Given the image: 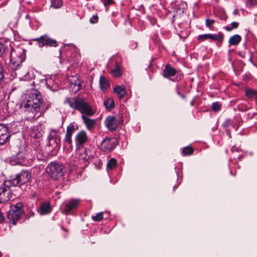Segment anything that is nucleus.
I'll return each mask as SVG.
<instances>
[{
  "label": "nucleus",
  "mask_w": 257,
  "mask_h": 257,
  "mask_svg": "<svg viewBox=\"0 0 257 257\" xmlns=\"http://www.w3.org/2000/svg\"><path fill=\"white\" fill-rule=\"evenodd\" d=\"M31 177V174L28 170H22L15 177L9 180L5 181L4 186L0 188V197L2 203L6 202L12 198V193L10 187H20L27 183Z\"/></svg>",
  "instance_id": "f257e3e1"
},
{
  "label": "nucleus",
  "mask_w": 257,
  "mask_h": 257,
  "mask_svg": "<svg viewBox=\"0 0 257 257\" xmlns=\"http://www.w3.org/2000/svg\"><path fill=\"white\" fill-rule=\"evenodd\" d=\"M65 103L68 104L72 108L78 110L82 115L92 116L94 114L92 107L84 98L79 97H67Z\"/></svg>",
  "instance_id": "f03ea898"
},
{
  "label": "nucleus",
  "mask_w": 257,
  "mask_h": 257,
  "mask_svg": "<svg viewBox=\"0 0 257 257\" xmlns=\"http://www.w3.org/2000/svg\"><path fill=\"white\" fill-rule=\"evenodd\" d=\"M42 103L41 94L39 93H32L30 99L24 104L22 109L27 115L33 117L35 115V113L39 111Z\"/></svg>",
  "instance_id": "7ed1b4c3"
},
{
  "label": "nucleus",
  "mask_w": 257,
  "mask_h": 257,
  "mask_svg": "<svg viewBox=\"0 0 257 257\" xmlns=\"http://www.w3.org/2000/svg\"><path fill=\"white\" fill-rule=\"evenodd\" d=\"M46 171L53 179L56 180L63 176L66 169L63 165L52 162L46 167Z\"/></svg>",
  "instance_id": "20e7f679"
},
{
  "label": "nucleus",
  "mask_w": 257,
  "mask_h": 257,
  "mask_svg": "<svg viewBox=\"0 0 257 257\" xmlns=\"http://www.w3.org/2000/svg\"><path fill=\"white\" fill-rule=\"evenodd\" d=\"M23 208V204L20 202L15 205H11L10 209L7 215V219L10 222L14 225L16 224L17 221L20 219L21 215L24 213Z\"/></svg>",
  "instance_id": "39448f33"
},
{
  "label": "nucleus",
  "mask_w": 257,
  "mask_h": 257,
  "mask_svg": "<svg viewBox=\"0 0 257 257\" xmlns=\"http://www.w3.org/2000/svg\"><path fill=\"white\" fill-rule=\"evenodd\" d=\"M25 61V57L21 52H17L13 48H11L10 54V66L14 70H17Z\"/></svg>",
  "instance_id": "423d86ee"
},
{
  "label": "nucleus",
  "mask_w": 257,
  "mask_h": 257,
  "mask_svg": "<svg viewBox=\"0 0 257 257\" xmlns=\"http://www.w3.org/2000/svg\"><path fill=\"white\" fill-rule=\"evenodd\" d=\"M224 36L221 32H219L217 34H206L199 35L198 40L200 41H204L207 39H210L211 41H217L220 44H222Z\"/></svg>",
  "instance_id": "0eeeda50"
},
{
  "label": "nucleus",
  "mask_w": 257,
  "mask_h": 257,
  "mask_svg": "<svg viewBox=\"0 0 257 257\" xmlns=\"http://www.w3.org/2000/svg\"><path fill=\"white\" fill-rule=\"evenodd\" d=\"M78 129L76 124L73 123H70L67 127L64 142L71 145L72 143V136L75 131Z\"/></svg>",
  "instance_id": "6e6552de"
},
{
  "label": "nucleus",
  "mask_w": 257,
  "mask_h": 257,
  "mask_svg": "<svg viewBox=\"0 0 257 257\" xmlns=\"http://www.w3.org/2000/svg\"><path fill=\"white\" fill-rule=\"evenodd\" d=\"M48 140L47 147L50 148V150H55L58 147L60 140L57 138V134L55 131L51 132L48 137Z\"/></svg>",
  "instance_id": "1a4fd4ad"
},
{
  "label": "nucleus",
  "mask_w": 257,
  "mask_h": 257,
  "mask_svg": "<svg viewBox=\"0 0 257 257\" xmlns=\"http://www.w3.org/2000/svg\"><path fill=\"white\" fill-rule=\"evenodd\" d=\"M8 127L0 123V146L4 145L10 138Z\"/></svg>",
  "instance_id": "9d476101"
},
{
  "label": "nucleus",
  "mask_w": 257,
  "mask_h": 257,
  "mask_svg": "<svg viewBox=\"0 0 257 257\" xmlns=\"http://www.w3.org/2000/svg\"><path fill=\"white\" fill-rule=\"evenodd\" d=\"M75 141L77 146L79 147L83 146L87 141V136L85 132L81 131L77 133Z\"/></svg>",
  "instance_id": "9b49d317"
},
{
  "label": "nucleus",
  "mask_w": 257,
  "mask_h": 257,
  "mask_svg": "<svg viewBox=\"0 0 257 257\" xmlns=\"http://www.w3.org/2000/svg\"><path fill=\"white\" fill-rule=\"evenodd\" d=\"M89 116L86 115H82L81 117L86 128L89 131H92L96 125V120L90 119Z\"/></svg>",
  "instance_id": "f8f14e48"
},
{
  "label": "nucleus",
  "mask_w": 257,
  "mask_h": 257,
  "mask_svg": "<svg viewBox=\"0 0 257 257\" xmlns=\"http://www.w3.org/2000/svg\"><path fill=\"white\" fill-rule=\"evenodd\" d=\"M44 46L56 47L58 46V44L56 40L50 38L47 35H44L42 40V44H41L42 48Z\"/></svg>",
  "instance_id": "ddd939ff"
},
{
  "label": "nucleus",
  "mask_w": 257,
  "mask_h": 257,
  "mask_svg": "<svg viewBox=\"0 0 257 257\" xmlns=\"http://www.w3.org/2000/svg\"><path fill=\"white\" fill-rule=\"evenodd\" d=\"M79 203V200L71 199L68 203L65 205L64 211L66 213L68 214L73 209L76 208Z\"/></svg>",
  "instance_id": "4468645a"
},
{
  "label": "nucleus",
  "mask_w": 257,
  "mask_h": 257,
  "mask_svg": "<svg viewBox=\"0 0 257 257\" xmlns=\"http://www.w3.org/2000/svg\"><path fill=\"white\" fill-rule=\"evenodd\" d=\"M112 148V142L111 138H105L101 143V149L104 152H108Z\"/></svg>",
  "instance_id": "2eb2a0df"
},
{
  "label": "nucleus",
  "mask_w": 257,
  "mask_h": 257,
  "mask_svg": "<svg viewBox=\"0 0 257 257\" xmlns=\"http://www.w3.org/2000/svg\"><path fill=\"white\" fill-rule=\"evenodd\" d=\"M163 73L165 77L169 78L175 76L176 74V70L170 65L167 64L165 66Z\"/></svg>",
  "instance_id": "dca6fc26"
},
{
  "label": "nucleus",
  "mask_w": 257,
  "mask_h": 257,
  "mask_svg": "<svg viewBox=\"0 0 257 257\" xmlns=\"http://www.w3.org/2000/svg\"><path fill=\"white\" fill-rule=\"evenodd\" d=\"M113 93L117 94L119 99H121L126 94L124 86L122 85H117L113 87Z\"/></svg>",
  "instance_id": "f3484780"
},
{
  "label": "nucleus",
  "mask_w": 257,
  "mask_h": 257,
  "mask_svg": "<svg viewBox=\"0 0 257 257\" xmlns=\"http://www.w3.org/2000/svg\"><path fill=\"white\" fill-rule=\"evenodd\" d=\"M51 211L50 205L48 202H44L41 204L39 212L40 215H44L49 213Z\"/></svg>",
  "instance_id": "a211bd4d"
},
{
  "label": "nucleus",
  "mask_w": 257,
  "mask_h": 257,
  "mask_svg": "<svg viewBox=\"0 0 257 257\" xmlns=\"http://www.w3.org/2000/svg\"><path fill=\"white\" fill-rule=\"evenodd\" d=\"M109 86V83L107 79L104 76H100L99 78V87L102 91H104Z\"/></svg>",
  "instance_id": "6ab92c4d"
},
{
  "label": "nucleus",
  "mask_w": 257,
  "mask_h": 257,
  "mask_svg": "<svg viewBox=\"0 0 257 257\" xmlns=\"http://www.w3.org/2000/svg\"><path fill=\"white\" fill-rule=\"evenodd\" d=\"M241 40V37L240 35L235 34L231 36L229 40L228 43L230 45H238Z\"/></svg>",
  "instance_id": "aec40b11"
},
{
  "label": "nucleus",
  "mask_w": 257,
  "mask_h": 257,
  "mask_svg": "<svg viewBox=\"0 0 257 257\" xmlns=\"http://www.w3.org/2000/svg\"><path fill=\"white\" fill-rule=\"evenodd\" d=\"M113 76L115 77H119L122 74V69L120 65L117 62L115 63V67L113 69Z\"/></svg>",
  "instance_id": "412c9836"
},
{
  "label": "nucleus",
  "mask_w": 257,
  "mask_h": 257,
  "mask_svg": "<svg viewBox=\"0 0 257 257\" xmlns=\"http://www.w3.org/2000/svg\"><path fill=\"white\" fill-rule=\"evenodd\" d=\"M246 96L249 98H252L253 97H255V99H256L257 97V91L253 89L247 88L245 90Z\"/></svg>",
  "instance_id": "4be33fe9"
},
{
  "label": "nucleus",
  "mask_w": 257,
  "mask_h": 257,
  "mask_svg": "<svg viewBox=\"0 0 257 257\" xmlns=\"http://www.w3.org/2000/svg\"><path fill=\"white\" fill-rule=\"evenodd\" d=\"M104 124L106 127L110 131H112V116H107L105 121Z\"/></svg>",
  "instance_id": "5701e85b"
},
{
  "label": "nucleus",
  "mask_w": 257,
  "mask_h": 257,
  "mask_svg": "<svg viewBox=\"0 0 257 257\" xmlns=\"http://www.w3.org/2000/svg\"><path fill=\"white\" fill-rule=\"evenodd\" d=\"M106 109L109 111L112 109V98H108L103 102Z\"/></svg>",
  "instance_id": "b1692460"
},
{
  "label": "nucleus",
  "mask_w": 257,
  "mask_h": 257,
  "mask_svg": "<svg viewBox=\"0 0 257 257\" xmlns=\"http://www.w3.org/2000/svg\"><path fill=\"white\" fill-rule=\"evenodd\" d=\"M63 5L62 0H51V6L55 9H58L61 7Z\"/></svg>",
  "instance_id": "393cba45"
},
{
  "label": "nucleus",
  "mask_w": 257,
  "mask_h": 257,
  "mask_svg": "<svg viewBox=\"0 0 257 257\" xmlns=\"http://www.w3.org/2000/svg\"><path fill=\"white\" fill-rule=\"evenodd\" d=\"M239 23L236 22H233L231 23V26H226L225 29L228 32L232 31L233 29H237L238 27Z\"/></svg>",
  "instance_id": "a878e982"
},
{
  "label": "nucleus",
  "mask_w": 257,
  "mask_h": 257,
  "mask_svg": "<svg viewBox=\"0 0 257 257\" xmlns=\"http://www.w3.org/2000/svg\"><path fill=\"white\" fill-rule=\"evenodd\" d=\"M28 156H29V155L28 153L23 152L22 151H20L17 154V157L19 159H22V160L27 159L29 158Z\"/></svg>",
  "instance_id": "bb28decb"
},
{
  "label": "nucleus",
  "mask_w": 257,
  "mask_h": 257,
  "mask_svg": "<svg viewBox=\"0 0 257 257\" xmlns=\"http://www.w3.org/2000/svg\"><path fill=\"white\" fill-rule=\"evenodd\" d=\"M85 150L83 151V152L80 153L79 159L85 162L87 161L89 158V156L85 153Z\"/></svg>",
  "instance_id": "cd10ccee"
},
{
  "label": "nucleus",
  "mask_w": 257,
  "mask_h": 257,
  "mask_svg": "<svg viewBox=\"0 0 257 257\" xmlns=\"http://www.w3.org/2000/svg\"><path fill=\"white\" fill-rule=\"evenodd\" d=\"M103 213L99 212L95 215L92 216V219L94 221H99L103 218Z\"/></svg>",
  "instance_id": "c85d7f7f"
},
{
  "label": "nucleus",
  "mask_w": 257,
  "mask_h": 257,
  "mask_svg": "<svg viewBox=\"0 0 257 257\" xmlns=\"http://www.w3.org/2000/svg\"><path fill=\"white\" fill-rule=\"evenodd\" d=\"M194 151L192 148L189 147H185L182 153L185 155H189L193 153Z\"/></svg>",
  "instance_id": "c756f323"
},
{
  "label": "nucleus",
  "mask_w": 257,
  "mask_h": 257,
  "mask_svg": "<svg viewBox=\"0 0 257 257\" xmlns=\"http://www.w3.org/2000/svg\"><path fill=\"white\" fill-rule=\"evenodd\" d=\"M221 106V104L218 102H215L212 104L211 108L213 110L217 111L220 109Z\"/></svg>",
  "instance_id": "7c9ffc66"
},
{
  "label": "nucleus",
  "mask_w": 257,
  "mask_h": 257,
  "mask_svg": "<svg viewBox=\"0 0 257 257\" xmlns=\"http://www.w3.org/2000/svg\"><path fill=\"white\" fill-rule=\"evenodd\" d=\"M112 168V158H110L107 164V171L108 173H110Z\"/></svg>",
  "instance_id": "2f4dec72"
},
{
  "label": "nucleus",
  "mask_w": 257,
  "mask_h": 257,
  "mask_svg": "<svg viewBox=\"0 0 257 257\" xmlns=\"http://www.w3.org/2000/svg\"><path fill=\"white\" fill-rule=\"evenodd\" d=\"M215 21L212 19H206L205 20L206 26L211 29L212 25L214 23Z\"/></svg>",
  "instance_id": "473e14b6"
},
{
  "label": "nucleus",
  "mask_w": 257,
  "mask_h": 257,
  "mask_svg": "<svg viewBox=\"0 0 257 257\" xmlns=\"http://www.w3.org/2000/svg\"><path fill=\"white\" fill-rule=\"evenodd\" d=\"M43 39V35L41 36V37H40L39 38L33 39V41L37 42L39 47L42 48V47L41 46V44H42Z\"/></svg>",
  "instance_id": "72a5a7b5"
},
{
  "label": "nucleus",
  "mask_w": 257,
  "mask_h": 257,
  "mask_svg": "<svg viewBox=\"0 0 257 257\" xmlns=\"http://www.w3.org/2000/svg\"><path fill=\"white\" fill-rule=\"evenodd\" d=\"M98 16L97 15H93V17L90 19L89 22L91 24H95L98 21Z\"/></svg>",
  "instance_id": "f704fd0d"
},
{
  "label": "nucleus",
  "mask_w": 257,
  "mask_h": 257,
  "mask_svg": "<svg viewBox=\"0 0 257 257\" xmlns=\"http://www.w3.org/2000/svg\"><path fill=\"white\" fill-rule=\"evenodd\" d=\"M35 213L32 210H29L27 214L25 215V218L26 219H29L30 218L34 216Z\"/></svg>",
  "instance_id": "c9c22d12"
},
{
  "label": "nucleus",
  "mask_w": 257,
  "mask_h": 257,
  "mask_svg": "<svg viewBox=\"0 0 257 257\" xmlns=\"http://www.w3.org/2000/svg\"><path fill=\"white\" fill-rule=\"evenodd\" d=\"M257 4V0H249L248 5L250 7H253Z\"/></svg>",
  "instance_id": "e433bc0d"
},
{
  "label": "nucleus",
  "mask_w": 257,
  "mask_h": 257,
  "mask_svg": "<svg viewBox=\"0 0 257 257\" xmlns=\"http://www.w3.org/2000/svg\"><path fill=\"white\" fill-rule=\"evenodd\" d=\"M4 78L3 68L0 64V83L1 82L3 78Z\"/></svg>",
  "instance_id": "4c0bfd02"
},
{
  "label": "nucleus",
  "mask_w": 257,
  "mask_h": 257,
  "mask_svg": "<svg viewBox=\"0 0 257 257\" xmlns=\"http://www.w3.org/2000/svg\"><path fill=\"white\" fill-rule=\"evenodd\" d=\"M112 4V0H104L103 1V4L105 7H107L108 5H111Z\"/></svg>",
  "instance_id": "58836bf2"
},
{
  "label": "nucleus",
  "mask_w": 257,
  "mask_h": 257,
  "mask_svg": "<svg viewBox=\"0 0 257 257\" xmlns=\"http://www.w3.org/2000/svg\"><path fill=\"white\" fill-rule=\"evenodd\" d=\"M5 45L3 43L0 42V53H3L5 51Z\"/></svg>",
  "instance_id": "ea45409f"
},
{
  "label": "nucleus",
  "mask_w": 257,
  "mask_h": 257,
  "mask_svg": "<svg viewBox=\"0 0 257 257\" xmlns=\"http://www.w3.org/2000/svg\"><path fill=\"white\" fill-rule=\"evenodd\" d=\"M5 218L1 212H0V223H2L4 221Z\"/></svg>",
  "instance_id": "a19ab883"
},
{
  "label": "nucleus",
  "mask_w": 257,
  "mask_h": 257,
  "mask_svg": "<svg viewBox=\"0 0 257 257\" xmlns=\"http://www.w3.org/2000/svg\"><path fill=\"white\" fill-rule=\"evenodd\" d=\"M117 162L116 160L113 158V168L116 166Z\"/></svg>",
  "instance_id": "79ce46f5"
},
{
  "label": "nucleus",
  "mask_w": 257,
  "mask_h": 257,
  "mask_svg": "<svg viewBox=\"0 0 257 257\" xmlns=\"http://www.w3.org/2000/svg\"><path fill=\"white\" fill-rule=\"evenodd\" d=\"M233 14L236 15H237L238 14V11L237 10H235L233 12Z\"/></svg>",
  "instance_id": "37998d69"
},
{
  "label": "nucleus",
  "mask_w": 257,
  "mask_h": 257,
  "mask_svg": "<svg viewBox=\"0 0 257 257\" xmlns=\"http://www.w3.org/2000/svg\"><path fill=\"white\" fill-rule=\"evenodd\" d=\"M118 144V142H117V140L114 141H113V146H116L117 145V144Z\"/></svg>",
  "instance_id": "c03bdc74"
},
{
  "label": "nucleus",
  "mask_w": 257,
  "mask_h": 257,
  "mask_svg": "<svg viewBox=\"0 0 257 257\" xmlns=\"http://www.w3.org/2000/svg\"><path fill=\"white\" fill-rule=\"evenodd\" d=\"M113 131L115 130L114 124L115 123V118L113 116Z\"/></svg>",
  "instance_id": "a18cd8bd"
},
{
  "label": "nucleus",
  "mask_w": 257,
  "mask_h": 257,
  "mask_svg": "<svg viewBox=\"0 0 257 257\" xmlns=\"http://www.w3.org/2000/svg\"><path fill=\"white\" fill-rule=\"evenodd\" d=\"M81 86V85L80 83L78 84V88L77 89V91L79 90L80 89V87Z\"/></svg>",
  "instance_id": "49530a36"
},
{
  "label": "nucleus",
  "mask_w": 257,
  "mask_h": 257,
  "mask_svg": "<svg viewBox=\"0 0 257 257\" xmlns=\"http://www.w3.org/2000/svg\"><path fill=\"white\" fill-rule=\"evenodd\" d=\"M109 71H110V73H112V69H110Z\"/></svg>",
  "instance_id": "de8ad7c7"
},
{
  "label": "nucleus",
  "mask_w": 257,
  "mask_h": 257,
  "mask_svg": "<svg viewBox=\"0 0 257 257\" xmlns=\"http://www.w3.org/2000/svg\"><path fill=\"white\" fill-rule=\"evenodd\" d=\"M2 253L0 252V257H2Z\"/></svg>",
  "instance_id": "09e8293b"
},
{
  "label": "nucleus",
  "mask_w": 257,
  "mask_h": 257,
  "mask_svg": "<svg viewBox=\"0 0 257 257\" xmlns=\"http://www.w3.org/2000/svg\"><path fill=\"white\" fill-rule=\"evenodd\" d=\"M256 103L257 104V97H256Z\"/></svg>",
  "instance_id": "8fccbe9b"
},
{
  "label": "nucleus",
  "mask_w": 257,
  "mask_h": 257,
  "mask_svg": "<svg viewBox=\"0 0 257 257\" xmlns=\"http://www.w3.org/2000/svg\"><path fill=\"white\" fill-rule=\"evenodd\" d=\"M113 106H114V102H113Z\"/></svg>",
  "instance_id": "3c124183"
}]
</instances>
